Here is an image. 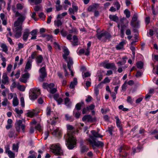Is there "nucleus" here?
Here are the masks:
<instances>
[{
    "instance_id": "f257e3e1",
    "label": "nucleus",
    "mask_w": 158,
    "mask_h": 158,
    "mask_svg": "<svg viewBox=\"0 0 158 158\" xmlns=\"http://www.w3.org/2000/svg\"><path fill=\"white\" fill-rule=\"evenodd\" d=\"M91 132L93 135H90L88 141L89 144L93 148V149L95 151H97V148L103 147L104 145L103 142L100 141H96V138H102L103 136L99 134L95 130H92Z\"/></svg>"
},
{
    "instance_id": "f03ea898",
    "label": "nucleus",
    "mask_w": 158,
    "mask_h": 158,
    "mask_svg": "<svg viewBox=\"0 0 158 158\" xmlns=\"http://www.w3.org/2000/svg\"><path fill=\"white\" fill-rule=\"evenodd\" d=\"M20 18H18L16 21H15L14 24V31L15 33V37L18 39L21 35V31L22 29V25L23 22L25 19H19Z\"/></svg>"
},
{
    "instance_id": "7ed1b4c3",
    "label": "nucleus",
    "mask_w": 158,
    "mask_h": 158,
    "mask_svg": "<svg viewBox=\"0 0 158 158\" xmlns=\"http://www.w3.org/2000/svg\"><path fill=\"white\" fill-rule=\"evenodd\" d=\"M66 141L65 144L67 148L70 150L73 149L76 146L77 140L75 137L68 133L64 136Z\"/></svg>"
},
{
    "instance_id": "20e7f679",
    "label": "nucleus",
    "mask_w": 158,
    "mask_h": 158,
    "mask_svg": "<svg viewBox=\"0 0 158 158\" xmlns=\"http://www.w3.org/2000/svg\"><path fill=\"white\" fill-rule=\"evenodd\" d=\"M97 37L98 39L103 42H106L107 40H109L111 36L107 31L98 33Z\"/></svg>"
},
{
    "instance_id": "39448f33",
    "label": "nucleus",
    "mask_w": 158,
    "mask_h": 158,
    "mask_svg": "<svg viewBox=\"0 0 158 158\" xmlns=\"http://www.w3.org/2000/svg\"><path fill=\"white\" fill-rule=\"evenodd\" d=\"M40 94V90L37 88H33L30 89L29 96L31 100H34L36 99Z\"/></svg>"
},
{
    "instance_id": "423d86ee",
    "label": "nucleus",
    "mask_w": 158,
    "mask_h": 158,
    "mask_svg": "<svg viewBox=\"0 0 158 158\" xmlns=\"http://www.w3.org/2000/svg\"><path fill=\"white\" fill-rule=\"evenodd\" d=\"M54 85L53 83L48 84L47 83H44L43 84V88L47 89L49 92L52 94L55 93L57 91L56 89L54 87Z\"/></svg>"
},
{
    "instance_id": "0eeeda50",
    "label": "nucleus",
    "mask_w": 158,
    "mask_h": 158,
    "mask_svg": "<svg viewBox=\"0 0 158 158\" xmlns=\"http://www.w3.org/2000/svg\"><path fill=\"white\" fill-rule=\"evenodd\" d=\"M51 149L52 152L56 155H61L63 154L60 144L58 143L51 145Z\"/></svg>"
},
{
    "instance_id": "6e6552de",
    "label": "nucleus",
    "mask_w": 158,
    "mask_h": 158,
    "mask_svg": "<svg viewBox=\"0 0 158 158\" xmlns=\"http://www.w3.org/2000/svg\"><path fill=\"white\" fill-rule=\"evenodd\" d=\"M137 14H134L130 23L131 25L134 28H139V21H137Z\"/></svg>"
},
{
    "instance_id": "1a4fd4ad",
    "label": "nucleus",
    "mask_w": 158,
    "mask_h": 158,
    "mask_svg": "<svg viewBox=\"0 0 158 158\" xmlns=\"http://www.w3.org/2000/svg\"><path fill=\"white\" fill-rule=\"evenodd\" d=\"M11 9L14 13L15 14V16L17 17L19 16L18 18H20L19 19H25L26 16L24 14H22L19 12L18 11L16 10L15 6V5L12 6Z\"/></svg>"
},
{
    "instance_id": "9d476101",
    "label": "nucleus",
    "mask_w": 158,
    "mask_h": 158,
    "mask_svg": "<svg viewBox=\"0 0 158 158\" xmlns=\"http://www.w3.org/2000/svg\"><path fill=\"white\" fill-rule=\"evenodd\" d=\"M41 74L40 76L39 80L41 82L43 81L44 79L47 76V73L45 69V66L41 68L39 70Z\"/></svg>"
},
{
    "instance_id": "9b49d317",
    "label": "nucleus",
    "mask_w": 158,
    "mask_h": 158,
    "mask_svg": "<svg viewBox=\"0 0 158 158\" xmlns=\"http://www.w3.org/2000/svg\"><path fill=\"white\" fill-rule=\"evenodd\" d=\"M15 128L16 130L18 131H19L20 128L24 132L25 130V126L24 125L22 124V121L21 120H19L16 121L15 123Z\"/></svg>"
},
{
    "instance_id": "f8f14e48",
    "label": "nucleus",
    "mask_w": 158,
    "mask_h": 158,
    "mask_svg": "<svg viewBox=\"0 0 158 158\" xmlns=\"http://www.w3.org/2000/svg\"><path fill=\"white\" fill-rule=\"evenodd\" d=\"M103 66L107 69H111L113 70L116 69V68L114 63H106L104 62L103 64Z\"/></svg>"
},
{
    "instance_id": "ddd939ff",
    "label": "nucleus",
    "mask_w": 158,
    "mask_h": 158,
    "mask_svg": "<svg viewBox=\"0 0 158 158\" xmlns=\"http://www.w3.org/2000/svg\"><path fill=\"white\" fill-rule=\"evenodd\" d=\"M82 120L83 122L87 121L88 122H93L96 120V118H93L90 115H87L84 116L82 118Z\"/></svg>"
},
{
    "instance_id": "4468645a",
    "label": "nucleus",
    "mask_w": 158,
    "mask_h": 158,
    "mask_svg": "<svg viewBox=\"0 0 158 158\" xmlns=\"http://www.w3.org/2000/svg\"><path fill=\"white\" fill-rule=\"evenodd\" d=\"M99 4L97 3H94L90 6L88 8L87 10L89 12H93L96 10L99 7Z\"/></svg>"
},
{
    "instance_id": "2eb2a0df",
    "label": "nucleus",
    "mask_w": 158,
    "mask_h": 158,
    "mask_svg": "<svg viewBox=\"0 0 158 158\" xmlns=\"http://www.w3.org/2000/svg\"><path fill=\"white\" fill-rule=\"evenodd\" d=\"M63 52L64 54L63 55V58L65 60H67L68 57V56L69 55L70 52L68 48L64 46L63 48Z\"/></svg>"
},
{
    "instance_id": "dca6fc26",
    "label": "nucleus",
    "mask_w": 158,
    "mask_h": 158,
    "mask_svg": "<svg viewBox=\"0 0 158 158\" xmlns=\"http://www.w3.org/2000/svg\"><path fill=\"white\" fill-rule=\"evenodd\" d=\"M30 34V31L28 29H25L23 32V39L25 41H26Z\"/></svg>"
},
{
    "instance_id": "f3484780",
    "label": "nucleus",
    "mask_w": 158,
    "mask_h": 158,
    "mask_svg": "<svg viewBox=\"0 0 158 158\" xmlns=\"http://www.w3.org/2000/svg\"><path fill=\"white\" fill-rule=\"evenodd\" d=\"M68 59L67 60H65L67 62V66L69 70H71V68L72 66V65L73 64V60L72 58L70 56H69L67 57Z\"/></svg>"
},
{
    "instance_id": "a211bd4d",
    "label": "nucleus",
    "mask_w": 158,
    "mask_h": 158,
    "mask_svg": "<svg viewBox=\"0 0 158 158\" xmlns=\"http://www.w3.org/2000/svg\"><path fill=\"white\" fill-rule=\"evenodd\" d=\"M9 78L7 76V74L6 73H3L2 77V82L4 85L7 84L9 83Z\"/></svg>"
},
{
    "instance_id": "6ab92c4d",
    "label": "nucleus",
    "mask_w": 158,
    "mask_h": 158,
    "mask_svg": "<svg viewBox=\"0 0 158 158\" xmlns=\"http://www.w3.org/2000/svg\"><path fill=\"white\" fill-rule=\"evenodd\" d=\"M43 60V57L41 55H39L36 58V62L38 65L41 63Z\"/></svg>"
},
{
    "instance_id": "aec40b11",
    "label": "nucleus",
    "mask_w": 158,
    "mask_h": 158,
    "mask_svg": "<svg viewBox=\"0 0 158 158\" xmlns=\"http://www.w3.org/2000/svg\"><path fill=\"white\" fill-rule=\"evenodd\" d=\"M73 45L75 46L78 44V39L76 35H74L73 37V41H71Z\"/></svg>"
},
{
    "instance_id": "412c9836",
    "label": "nucleus",
    "mask_w": 158,
    "mask_h": 158,
    "mask_svg": "<svg viewBox=\"0 0 158 158\" xmlns=\"http://www.w3.org/2000/svg\"><path fill=\"white\" fill-rule=\"evenodd\" d=\"M109 18L111 21H114V22H117L119 20L118 17L116 15H109Z\"/></svg>"
},
{
    "instance_id": "4be33fe9",
    "label": "nucleus",
    "mask_w": 158,
    "mask_h": 158,
    "mask_svg": "<svg viewBox=\"0 0 158 158\" xmlns=\"http://www.w3.org/2000/svg\"><path fill=\"white\" fill-rule=\"evenodd\" d=\"M91 43L90 41H89L87 44V48L85 49L86 52L85 55L88 56L90 54V48L91 46Z\"/></svg>"
},
{
    "instance_id": "5701e85b",
    "label": "nucleus",
    "mask_w": 158,
    "mask_h": 158,
    "mask_svg": "<svg viewBox=\"0 0 158 158\" xmlns=\"http://www.w3.org/2000/svg\"><path fill=\"white\" fill-rule=\"evenodd\" d=\"M32 60L31 59H29L27 61V62L26 64L25 69H31V67Z\"/></svg>"
},
{
    "instance_id": "b1692460",
    "label": "nucleus",
    "mask_w": 158,
    "mask_h": 158,
    "mask_svg": "<svg viewBox=\"0 0 158 158\" xmlns=\"http://www.w3.org/2000/svg\"><path fill=\"white\" fill-rule=\"evenodd\" d=\"M77 79L76 78H74L73 81L71 82L69 87L72 89L74 88L75 86L77 85Z\"/></svg>"
},
{
    "instance_id": "393cba45",
    "label": "nucleus",
    "mask_w": 158,
    "mask_h": 158,
    "mask_svg": "<svg viewBox=\"0 0 158 158\" xmlns=\"http://www.w3.org/2000/svg\"><path fill=\"white\" fill-rule=\"evenodd\" d=\"M52 134L56 136H59L61 135L60 131L59 130V128H57L54 130L52 132Z\"/></svg>"
},
{
    "instance_id": "a878e982",
    "label": "nucleus",
    "mask_w": 158,
    "mask_h": 158,
    "mask_svg": "<svg viewBox=\"0 0 158 158\" xmlns=\"http://www.w3.org/2000/svg\"><path fill=\"white\" fill-rule=\"evenodd\" d=\"M115 118L116 119V123L117 126L118 128L122 126L121 124V122L120 120L118 117L117 116L115 117Z\"/></svg>"
},
{
    "instance_id": "bb28decb",
    "label": "nucleus",
    "mask_w": 158,
    "mask_h": 158,
    "mask_svg": "<svg viewBox=\"0 0 158 158\" xmlns=\"http://www.w3.org/2000/svg\"><path fill=\"white\" fill-rule=\"evenodd\" d=\"M89 150L88 147L85 145H82L81 147V150L82 153L87 152Z\"/></svg>"
},
{
    "instance_id": "cd10ccee",
    "label": "nucleus",
    "mask_w": 158,
    "mask_h": 158,
    "mask_svg": "<svg viewBox=\"0 0 158 158\" xmlns=\"http://www.w3.org/2000/svg\"><path fill=\"white\" fill-rule=\"evenodd\" d=\"M19 100L17 98H14L13 100V105L14 106H16L19 104Z\"/></svg>"
},
{
    "instance_id": "c85d7f7f",
    "label": "nucleus",
    "mask_w": 158,
    "mask_h": 158,
    "mask_svg": "<svg viewBox=\"0 0 158 158\" xmlns=\"http://www.w3.org/2000/svg\"><path fill=\"white\" fill-rule=\"evenodd\" d=\"M84 104V102H83L77 103L75 106V108L78 110H80L82 104Z\"/></svg>"
},
{
    "instance_id": "c756f323",
    "label": "nucleus",
    "mask_w": 158,
    "mask_h": 158,
    "mask_svg": "<svg viewBox=\"0 0 158 158\" xmlns=\"http://www.w3.org/2000/svg\"><path fill=\"white\" fill-rule=\"evenodd\" d=\"M42 0H28L30 3H34L35 4L37 5L41 3Z\"/></svg>"
},
{
    "instance_id": "7c9ffc66",
    "label": "nucleus",
    "mask_w": 158,
    "mask_h": 158,
    "mask_svg": "<svg viewBox=\"0 0 158 158\" xmlns=\"http://www.w3.org/2000/svg\"><path fill=\"white\" fill-rule=\"evenodd\" d=\"M69 32L70 33L76 34L78 32V31L76 27H72L71 29L69 30Z\"/></svg>"
},
{
    "instance_id": "2f4dec72",
    "label": "nucleus",
    "mask_w": 158,
    "mask_h": 158,
    "mask_svg": "<svg viewBox=\"0 0 158 158\" xmlns=\"http://www.w3.org/2000/svg\"><path fill=\"white\" fill-rule=\"evenodd\" d=\"M134 101V99L132 98L131 96H128L127 97V102L128 103H129L131 104H132L133 103Z\"/></svg>"
},
{
    "instance_id": "473e14b6",
    "label": "nucleus",
    "mask_w": 158,
    "mask_h": 158,
    "mask_svg": "<svg viewBox=\"0 0 158 158\" xmlns=\"http://www.w3.org/2000/svg\"><path fill=\"white\" fill-rule=\"evenodd\" d=\"M67 14V12H64L62 13L61 14H58L57 15V19H61L63 17L65 16Z\"/></svg>"
},
{
    "instance_id": "72a5a7b5",
    "label": "nucleus",
    "mask_w": 158,
    "mask_h": 158,
    "mask_svg": "<svg viewBox=\"0 0 158 158\" xmlns=\"http://www.w3.org/2000/svg\"><path fill=\"white\" fill-rule=\"evenodd\" d=\"M7 154L10 158H15V153L12 152L11 151H9Z\"/></svg>"
},
{
    "instance_id": "f704fd0d",
    "label": "nucleus",
    "mask_w": 158,
    "mask_h": 158,
    "mask_svg": "<svg viewBox=\"0 0 158 158\" xmlns=\"http://www.w3.org/2000/svg\"><path fill=\"white\" fill-rule=\"evenodd\" d=\"M43 127L40 124H38L35 127V128L39 131H41L43 129Z\"/></svg>"
},
{
    "instance_id": "c9c22d12",
    "label": "nucleus",
    "mask_w": 158,
    "mask_h": 158,
    "mask_svg": "<svg viewBox=\"0 0 158 158\" xmlns=\"http://www.w3.org/2000/svg\"><path fill=\"white\" fill-rule=\"evenodd\" d=\"M136 65L138 68L142 69L143 67V64L141 61L138 62L137 63Z\"/></svg>"
},
{
    "instance_id": "e433bc0d",
    "label": "nucleus",
    "mask_w": 158,
    "mask_h": 158,
    "mask_svg": "<svg viewBox=\"0 0 158 158\" xmlns=\"http://www.w3.org/2000/svg\"><path fill=\"white\" fill-rule=\"evenodd\" d=\"M55 24L57 27H59L62 25V23L60 19H58L56 21H55Z\"/></svg>"
},
{
    "instance_id": "4c0bfd02",
    "label": "nucleus",
    "mask_w": 158,
    "mask_h": 158,
    "mask_svg": "<svg viewBox=\"0 0 158 158\" xmlns=\"http://www.w3.org/2000/svg\"><path fill=\"white\" fill-rule=\"evenodd\" d=\"M1 48L2 49L3 51L6 52L8 51L7 47L6 45L4 44H2L1 46Z\"/></svg>"
},
{
    "instance_id": "58836bf2",
    "label": "nucleus",
    "mask_w": 158,
    "mask_h": 158,
    "mask_svg": "<svg viewBox=\"0 0 158 158\" xmlns=\"http://www.w3.org/2000/svg\"><path fill=\"white\" fill-rule=\"evenodd\" d=\"M65 117L66 119L70 121H73V118L72 116H70L68 114H66L65 115Z\"/></svg>"
},
{
    "instance_id": "ea45409f",
    "label": "nucleus",
    "mask_w": 158,
    "mask_h": 158,
    "mask_svg": "<svg viewBox=\"0 0 158 158\" xmlns=\"http://www.w3.org/2000/svg\"><path fill=\"white\" fill-rule=\"evenodd\" d=\"M124 13L127 18H128L130 16V12L128 9H126L124 11Z\"/></svg>"
},
{
    "instance_id": "a19ab883",
    "label": "nucleus",
    "mask_w": 158,
    "mask_h": 158,
    "mask_svg": "<svg viewBox=\"0 0 158 158\" xmlns=\"http://www.w3.org/2000/svg\"><path fill=\"white\" fill-rule=\"evenodd\" d=\"M76 111V110L75 109H74L73 111V114L77 118H79L80 117V114L78 111H77V112Z\"/></svg>"
},
{
    "instance_id": "79ce46f5",
    "label": "nucleus",
    "mask_w": 158,
    "mask_h": 158,
    "mask_svg": "<svg viewBox=\"0 0 158 158\" xmlns=\"http://www.w3.org/2000/svg\"><path fill=\"white\" fill-rule=\"evenodd\" d=\"M90 73L88 72L85 73L84 74L82 73V77L83 79L87 77L90 76Z\"/></svg>"
},
{
    "instance_id": "37998d69",
    "label": "nucleus",
    "mask_w": 158,
    "mask_h": 158,
    "mask_svg": "<svg viewBox=\"0 0 158 158\" xmlns=\"http://www.w3.org/2000/svg\"><path fill=\"white\" fill-rule=\"evenodd\" d=\"M29 76L30 75L29 73H27L22 75L21 77H22L24 78H25L27 80L29 78Z\"/></svg>"
},
{
    "instance_id": "c03bdc74",
    "label": "nucleus",
    "mask_w": 158,
    "mask_h": 158,
    "mask_svg": "<svg viewBox=\"0 0 158 158\" xmlns=\"http://www.w3.org/2000/svg\"><path fill=\"white\" fill-rule=\"evenodd\" d=\"M19 147L18 145L14 144L12 146V149L15 151L16 152H18V150Z\"/></svg>"
},
{
    "instance_id": "a18cd8bd",
    "label": "nucleus",
    "mask_w": 158,
    "mask_h": 158,
    "mask_svg": "<svg viewBox=\"0 0 158 158\" xmlns=\"http://www.w3.org/2000/svg\"><path fill=\"white\" fill-rule=\"evenodd\" d=\"M60 32L61 35L64 37H66L68 34L67 32L63 30L60 31Z\"/></svg>"
},
{
    "instance_id": "49530a36",
    "label": "nucleus",
    "mask_w": 158,
    "mask_h": 158,
    "mask_svg": "<svg viewBox=\"0 0 158 158\" xmlns=\"http://www.w3.org/2000/svg\"><path fill=\"white\" fill-rule=\"evenodd\" d=\"M16 8L18 10H21L23 8V6L21 3H17L16 4Z\"/></svg>"
},
{
    "instance_id": "de8ad7c7",
    "label": "nucleus",
    "mask_w": 158,
    "mask_h": 158,
    "mask_svg": "<svg viewBox=\"0 0 158 158\" xmlns=\"http://www.w3.org/2000/svg\"><path fill=\"white\" fill-rule=\"evenodd\" d=\"M35 114V113L32 111H30L27 113V116L31 118L33 117Z\"/></svg>"
},
{
    "instance_id": "09e8293b",
    "label": "nucleus",
    "mask_w": 158,
    "mask_h": 158,
    "mask_svg": "<svg viewBox=\"0 0 158 158\" xmlns=\"http://www.w3.org/2000/svg\"><path fill=\"white\" fill-rule=\"evenodd\" d=\"M114 4L117 10H118L120 7V5L118 1H116L114 3Z\"/></svg>"
},
{
    "instance_id": "8fccbe9b",
    "label": "nucleus",
    "mask_w": 158,
    "mask_h": 158,
    "mask_svg": "<svg viewBox=\"0 0 158 158\" xmlns=\"http://www.w3.org/2000/svg\"><path fill=\"white\" fill-rule=\"evenodd\" d=\"M37 55V53L35 51L32 52L31 55V57L32 59H34L36 57V56Z\"/></svg>"
},
{
    "instance_id": "3c124183",
    "label": "nucleus",
    "mask_w": 158,
    "mask_h": 158,
    "mask_svg": "<svg viewBox=\"0 0 158 158\" xmlns=\"http://www.w3.org/2000/svg\"><path fill=\"white\" fill-rule=\"evenodd\" d=\"M110 80L108 77H107L104 79L103 81H102V82L105 84L110 82Z\"/></svg>"
},
{
    "instance_id": "603ef678",
    "label": "nucleus",
    "mask_w": 158,
    "mask_h": 158,
    "mask_svg": "<svg viewBox=\"0 0 158 158\" xmlns=\"http://www.w3.org/2000/svg\"><path fill=\"white\" fill-rule=\"evenodd\" d=\"M15 111L18 114H21L23 113V111L22 110H19V108H15Z\"/></svg>"
},
{
    "instance_id": "864d4df0",
    "label": "nucleus",
    "mask_w": 158,
    "mask_h": 158,
    "mask_svg": "<svg viewBox=\"0 0 158 158\" xmlns=\"http://www.w3.org/2000/svg\"><path fill=\"white\" fill-rule=\"evenodd\" d=\"M46 114L48 116L50 115L51 114V108L49 107H48L47 108Z\"/></svg>"
},
{
    "instance_id": "5fc2aeb1",
    "label": "nucleus",
    "mask_w": 158,
    "mask_h": 158,
    "mask_svg": "<svg viewBox=\"0 0 158 158\" xmlns=\"http://www.w3.org/2000/svg\"><path fill=\"white\" fill-rule=\"evenodd\" d=\"M94 93L96 96H98L99 94V90L98 87H96V85H95V87L94 89Z\"/></svg>"
},
{
    "instance_id": "6e6d98bb",
    "label": "nucleus",
    "mask_w": 158,
    "mask_h": 158,
    "mask_svg": "<svg viewBox=\"0 0 158 158\" xmlns=\"http://www.w3.org/2000/svg\"><path fill=\"white\" fill-rule=\"evenodd\" d=\"M127 25H126L123 24H121V28L120 30L122 31V30H123V31H124L126 28H127Z\"/></svg>"
},
{
    "instance_id": "4d7b16f0",
    "label": "nucleus",
    "mask_w": 158,
    "mask_h": 158,
    "mask_svg": "<svg viewBox=\"0 0 158 158\" xmlns=\"http://www.w3.org/2000/svg\"><path fill=\"white\" fill-rule=\"evenodd\" d=\"M19 81L23 83H26L27 82V80L25 78H24L22 77H21L19 79Z\"/></svg>"
},
{
    "instance_id": "13d9d810",
    "label": "nucleus",
    "mask_w": 158,
    "mask_h": 158,
    "mask_svg": "<svg viewBox=\"0 0 158 158\" xmlns=\"http://www.w3.org/2000/svg\"><path fill=\"white\" fill-rule=\"evenodd\" d=\"M70 101L69 99L68 98H65L64 103L67 106H69V102Z\"/></svg>"
},
{
    "instance_id": "bf43d9fd",
    "label": "nucleus",
    "mask_w": 158,
    "mask_h": 158,
    "mask_svg": "<svg viewBox=\"0 0 158 158\" xmlns=\"http://www.w3.org/2000/svg\"><path fill=\"white\" fill-rule=\"evenodd\" d=\"M20 102L21 105L22 107H24L25 106L24 99L23 97H21L20 98Z\"/></svg>"
},
{
    "instance_id": "052dcab7",
    "label": "nucleus",
    "mask_w": 158,
    "mask_h": 158,
    "mask_svg": "<svg viewBox=\"0 0 158 158\" xmlns=\"http://www.w3.org/2000/svg\"><path fill=\"white\" fill-rule=\"evenodd\" d=\"M7 99L6 98L4 99V101L2 102V105L3 106H6L7 105Z\"/></svg>"
},
{
    "instance_id": "680f3d73",
    "label": "nucleus",
    "mask_w": 158,
    "mask_h": 158,
    "mask_svg": "<svg viewBox=\"0 0 158 158\" xmlns=\"http://www.w3.org/2000/svg\"><path fill=\"white\" fill-rule=\"evenodd\" d=\"M67 129L68 130L72 131L74 129V127L72 125H67Z\"/></svg>"
},
{
    "instance_id": "e2e57ef3",
    "label": "nucleus",
    "mask_w": 158,
    "mask_h": 158,
    "mask_svg": "<svg viewBox=\"0 0 158 158\" xmlns=\"http://www.w3.org/2000/svg\"><path fill=\"white\" fill-rule=\"evenodd\" d=\"M87 107L89 110H93L95 107V106L94 105L92 104L91 105H90L89 106Z\"/></svg>"
},
{
    "instance_id": "0e129e2a",
    "label": "nucleus",
    "mask_w": 158,
    "mask_h": 158,
    "mask_svg": "<svg viewBox=\"0 0 158 158\" xmlns=\"http://www.w3.org/2000/svg\"><path fill=\"white\" fill-rule=\"evenodd\" d=\"M49 131H47L45 132H44V135H45V137L44 138V140H46L47 139L48 137V136L49 135Z\"/></svg>"
},
{
    "instance_id": "69168bd1",
    "label": "nucleus",
    "mask_w": 158,
    "mask_h": 158,
    "mask_svg": "<svg viewBox=\"0 0 158 158\" xmlns=\"http://www.w3.org/2000/svg\"><path fill=\"white\" fill-rule=\"evenodd\" d=\"M37 33V30H33L31 32V34L32 36L36 35Z\"/></svg>"
},
{
    "instance_id": "338daca9",
    "label": "nucleus",
    "mask_w": 158,
    "mask_h": 158,
    "mask_svg": "<svg viewBox=\"0 0 158 158\" xmlns=\"http://www.w3.org/2000/svg\"><path fill=\"white\" fill-rule=\"evenodd\" d=\"M62 6L59 5L56 6V11H59L62 9Z\"/></svg>"
},
{
    "instance_id": "774afa93",
    "label": "nucleus",
    "mask_w": 158,
    "mask_h": 158,
    "mask_svg": "<svg viewBox=\"0 0 158 158\" xmlns=\"http://www.w3.org/2000/svg\"><path fill=\"white\" fill-rule=\"evenodd\" d=\"M143 99V98L139 97L136 100L135 102L136 103H139L142 101Z\"/></svg>"
}]
</instances>
